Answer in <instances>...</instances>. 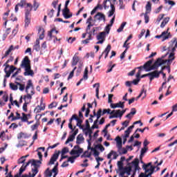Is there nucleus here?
<instances>
[{"mask_svg":"<svg viewBox=\"0 0 177 177\" xmlns=\"http://www.w3.org/2000/svg\"><path fill=\"white\" fill-rule=\"evenodd\" d=\"M85 140V138H84V136L82 134H79L77 136L76 138V144L77 145H81L82 143H84V141Z\"/></svg>","mask_w":177,"mask_h":177,"instance_id":"a211bd4d","label":"nucleus"},{"mask_svg":"<svg viewBox=\"0 0 177 177\" xmlns=\"http://www.w3.org/2000/svg\"><path fill=\"white\" fill-rule=\"evenodd\" d=\"M103 21L104 23L106 22V15L102 12H97L95 16H94V21Z\"/></svg>","mask_w":177,"mask_h":177,"instance_id":"39448f33","label":"nucleus"},{"mask_svg":"<svg viewBox=\"0 0 177 177\" xmlns=\"http://www.w3.org/2000/svg\"><path fill=\"white\" fill-rule=\"evenodd\" d=\"M149 13L147 12H145L144 14V17H145V24H147V23H149V15H147Z\"/></svg>","mask_w":177,"mask_h":177,"instance_id":"e2e57ef3","label":"nucleus"},{"mask_svg":"<svg viewBox=\"0 0 177 177\" xmlns=\"http://www.w3.org/2000/svg\"><path fill=\"white\" fill-rule=\"evenodd\" d=\"M12 50H15V48H13V45H11L9 48L6 51L4 55L1 57L2 59H5V57H8L9 55H10V52Z\"/></svg>","mask_w":177,"mask_h":177,"instance_id":"aec40b11","label":"nucleus"},{"mask_svg":"<svg viewBox=\"0 0 177 177\" xmlns=\"http://www.w3.org/2000/svg\"><path fill=\"white\" fill-rule=\"evenodd\" d=\"M149 149L147 147H144L143 148L141 149V153H140V157L142 158V156H144L146 151H147Z\"/></svg>","mask_w":177,"mask_h":177,"instance_id":"680f3d73","label":"nucleus"},{"mask_svg":"<svg viewBox=\"0 0 177 177\" xmlns=\"http://www.w3.org/2000/svg\"><path fill=\"white\" fill-rule=\"evenodd\" d=\"M24 162H26V159L23 156H21L17 162L18 164H24Z\"/></svg>","mask_w":177,"mask_h":177,"instance_id":"0e129e2a","label":"nucleus"},{"mask_svg":"<svg viewBox=\"0 0 177 177\" xmlns=\"http://www.w3.org/2000/svg\"><path fill=\"white\" fill-rule=\"evenodd\" d=\"M169 29H167V30H165L162 32H165V34L164 35V36H162V41H164L166 39H168V38H171L172 37V35H171V32H168Z\"/></svg>","mask_w":177,"mask_h":177,"instance_id":"412c9836","label":"nucleus"},{"mask_svg":"<svg viewBox=\"0 0 177 177\" xmlns=\"http://www.w3.org/2000/svg\"><path fill=\"white\" fill-rule=\"evenodd\" d=\"M94 149H99V150H100V151H104V147H103V145H102L101 144H98L97 145L95 146Z\"/></svg>","mask_w":177,"mask_h":177,"instance_id":"8fccbe9b","label":"nucleus"},{"mask_svg":"<svg viewBox=\"0 0 177 177\" xmlns=\"http://www.w3.org/2000/svg\"><path fill=\"white\" fill-rule=\"evenodd\" d=\"M89 153H88V151H85L82 155H81V158H89L88 156Z\"/></svg>","mask_w":177,"mask_h":177,"instance_id":"4d7b16f0","label":"nucleus"},{"mask_svg":"<svg viewBox=\"0 0 177 177\" xmlns=\"http://www.w3.org/2000/svg\"><path fill=\"white\" fill-rule=\"evenodd\" d=\"M168 21H169V17L165 18L160 24L161 28H164L165 26H167Z\"/></svg>","mask_w":177,"mask_h":177,"instance_id":"473e14b6","label":"nucleus"},{"mask_svg":"<svg viewBox=\"0 0 177 177\" xmlns=\"http://www.w3.org/2000/svg\"><path fill=\"white\" fill-rule=\"evenodd\" d=\"M125 26H127V22H123L120 28L117 30L118 32H121L123 30H124V28L125 27Z\"/></svg>","mask_w":177,"mask_h":177,"instance_id":"09e8293b","label":"nucleus"},{"mask_svg":"<svg viewBox=\"0 0 177 177\" xmlns=\"http://www.w3.org/2000/svg\"><path fill=\"white\" fill-rule=\"evenodd\" d=\"M111 10H109V14L108 15L109 17H111V16H113V15H114V12H115V7L114 6V4L111 3Z\"/></svg>","mask_w":177,"mask_h":177,"instance_id":"7c9ffc66","label":"nucleus"},{"mask_svg":"<svg viewBox=\"0 0 177 177\" xmlns=\"http://www.w3.org/2000/svg\"><path fill=\"white\" fill-rule=\"evenodd\" d=\"M16 115L15 118H11V121H16L17 120H21V117L20 115V113H19L18 111L16 112Z\"/></svg>","mask_w":177,"mask_h":177,"instance_id":"3c124183","label":"nucleus"},{"mask_svg":"<svg viewBox=\"0 0 177 177\" xmlns=\"http://www.w3.org/2000/svg\"><path fill=\"white\" fill-rule=\"evenodd\" d=\"M21 121L23 122H27L28 121V118L27 117V114L22 113V117L21 118Z\"/></svg>","mask_w":177,"mask_h":177,"instance_id":"49530a36","label":"nucleus"},{"mask_svg":"<svg viewBox=\"0 0 177 177\" xmlns=\"http://www.w3.org/2000/svg\"><path fill=\"white\" fill-rule=\"evenodd\" d=\"M159 66L157 65V62H154L153 65H151V68L148 70L149 71H151V70H158Z\"/></svg>","mask_w":177,"mask_h":177,"instance_id":"a18cd8bd","label":"nucleus"},{"mask_svg":"<svg viewBox=\"0 0 177 177\" xmlns=\"http://www.w3.org/2000/svg\"><path fill=\"white\" fill-rule=\"evenodd\" d=\"M82 153H84V149L80 147V145H75L74 148L71 151V156L77 154L76 157H78Z\"/></svg>","mask_w":177,"mask_h":177,"instance_id":"7ed1b4c3","label":"nucleus"},{"mask_svg":"<svg viewBox=\"0 0 177 177\" xmlns=\"http://www.w3.org/2000/svg\"><path fill=\"white\" fill-rule=\"evenodd\" d=\"M118 152L119 154H127L128 153V149L125 148H122V149H118Z\"/></svg>","mask_w":177,"mask_h":177,"instance_id":"ea45409f","label":"nucleus"},{"mask_svg":"<svg viewBox=\"0 0 177 177\" xmlns=\"http://www.w3.org/2000/svg\"><path fill=\"white\" fill-rule=\"evenodd\" d=\"M135 114H136V109L132 108L131 111L126 115V118H129L131 120V118H132Z\"/></svg>","mask_w":177,"mask_h":177,"instance_id":"393cba45","label":"nucleus"},{"mask_svg":"<svg viewBox=\"0 0 177 177\" xmlns=\"http://www.w3.org/2000/svg\"><path fill=\"white\" fill-rule=\"evenodd\" d=\"M167 60L162 59L161 58H158L155 63H157V66L160 67V66H162V64H165L167 63Z\"/></svg>","mask_w":177,"mask_h":177,"instance_id":"b1692460","label":"nucleus"},{"mask_svg":"<svg viewBox=\"0 0 177 177\" xmlns=\"http://www.w3.org/2000/svg\"><path fill=\"white\" fill-rule=\"evenodd\" d=\"M153 59H150L149 61H147L144 65L143 66H139L138 67V68L139 70H141L142 68H144V70H145V71H150L149 70H150V68H151V64H153Z\"/></svg>","mask_w":177,"mask_h":177,"instance_id":"423d86ee","label":"nucleus"},{"mask_svg":"<svg viewBox=\"0 0 177 177\" xmlns=\"http://www.w3.org/2000/svg\"><path fill=\"white\" fill-rule=\"evenodd\" d=\"M38 127H39V122H37L35 124L31 126L32 131H35V129H38Z\"/></svg>","mask_w":177,"mask_h":177,"instance_id":"bf43d9fd","label":"nucleus"},{"mask_svg":"<svg viewBox=\"0 0 177 177\" xmlns=\"http://www.w3.org/2000/svg\"><path fill=\"white\" fill-rule=\"evenodd\" d=\"M68 13H70V9H68V8H64L62 10V15L65 19H70L71 17H73V14Z\"/></svg>","mask_w":177,"mask_h":177,"instance_id":"9b49d317","label":"nucleus"},{"mask_svg":"<svg viewBox=\"0 0 177 177\" xmlns=\"http://www.w3.org/2000/svg\"><path fill=\"white\" fill-rule=\"evenodd\" d=\"M53 32H55V34H59V31L56 30V28H52L48 32V37H50V40L52 39L53 37H54V38H55V39H54V42H56V41H60V39H58L57 37L52 35V34H53Z\"/></svg>","mask_w":177,"mask_h":177,"instance_id":"6e6552de","label":"nucleus"},{"mask_svg":"<svg viewBox=\"0 0 177 177\" xmlns=\"http://www.w3.org/2000/svg\"><path fill=\"white\" fill-rule=\"evenodd\" d=\"M177 111V104H176L172 106V111L166 116V120H168V118H169V117H171L174 114V111Z\"/></svg>","mask_w":177,"mask_h":177,"instance_id":"c756f323","label":"nucleus"},{"mask_svg":"<svg viewBox=\"0 0 177 177\" xmlns=\"http://www.w3.org/2000/svg\"><path fill=\"white\" fill-rule=\"evenodd\" d=\"M111 156H113V160H117V157H118V154H117V152L114 151H111L110 153L107 155L108 160H110V158H111Z\"/></svg>","mask_w":177,"mask_h":177,"instance_id":"4be33fe9","label":"nucleus"},{"mask_svg":"<svg viewBox=\"0 0 177 177\" xmlns=\"http://www.w3.org/2000/svg\"><path fill=\"white\" fill-rule=\"evenodd\" d=\"M17 84H15V83H10V88L12 89V91H17L19 89V87L17 86Z\"/></svg>","mask_w":177,"mask_h":177,"instance_id":"c03bdc74","label":"nucleus"},{"mask_svg":"<svg viewBox=\"0 0 177 177\" xmlns=\"http://www.w3.org/2000/svg\"><path fill=\"white\" fill-rule=\"evenodd\" d=\"M145 8L146 12L150 13L151 12V3L150 1H147Z\"/></svg>","mask_w":177,"mask_h":177,"instance_id":"72a5a7b5","label":"nucleus"},{"mask_svg":"<svg viewBox=\"0 0 177 177\" xmlns=\"http://www.w3.org/2000/svg\"><path fill=\"white\" fill-rule=\"evenodd\" d=\"M91 151H93V156L95 158L100 156V152H99L96 148H92Z\"/></svg>","mask_w":177,"mask_h":177,"instance_id":"a19ab883","label":"nucleus"},{"mask_svg":"<svg viewBox=\"0 0 177 177\" xmlns=\"http://www.w3.org/2000/svg\"><path fill=\"white\" fill-rule=\"evenodd\" d=\"M26 95L24 96V100L29 99L31 100L32 99V95H35V90L34 89V84H32V81L31 80H28L27 85L26 86Z\"/></svg>","mask_w":177,"mask_h":177,"instance_id":"f03ea898","label":"nucleus"},{"mask_svg":"<svg viewBox=\"0 0 177 177\" xmlns=\"http://www.w3.org/2000/svg\"><path fill=\"white\" fill-rule=\"evenodd\" d=\"M14 59H15V58L13 57L10 56V58L3 64V67H5L4 73H6V75H5L6 78H9V77H10V75L12 74V73H13L15 71V70L17 69V68H16L15 66L9 65V63H10V62H13Z\"/></svg>","mask_w":177,"mask_h":177,"instance_id":"f257e3e1","label":"nucleus"},{"mask_svg":"<svg viewBox=\"0 0 177 177\" xmlns=\"http://www.w3.org/2000/svg\"><path fill=\"white\" fill-rule=\"evenodd\" d=\"M38 164H41V160H32V165H33L35 168H38V167H39V165Z\"/></svg>","mask_w":177,"mask_h":177,"instance_id":"c9c22d12","label":"nucleus"},{"mask_svg":"<svg viewBox=\"0 0 177 177\" xmlns=\"http://www.w3.org/2000/svg\"><path fill=\"white\" fill-rule=\"evenodd\" d=\"M74 139H75V136H74L73 134L70 135L67 138L66 141L65 142V145H68L70 142H73Z\"/></svg>","mask_w":177,"mask_h":177,"instance_id":"cd10ccee","label":"nucleus"},{"mask_svg":"<svg viewBox=\"0 0 177 177\" xmlns=\"http://www.w3.org/2000/svg\"><path fill=\"white\" fill-rule=\"evenodd\" d=\"M38 31L39 32H41V34L39 37V39H44V38H45V29L39 28Z\"/></svg>","mask_w":177,"mask_h":177,"instance_id":"c85d7f7f","label":"nucleus"},{"mask_svg":"<svg viewBox=\"0 0 177 177\" xmlns=\"http://www.w3.org/2000/svg\"><path fill=\"white\" fill-rule=\"evenodd\" d=\"M33 10L35 12H37V9L39 8V3L37 2V0L33 1V6H32Z\"/></svg>","mask_w":177,"mask_h":177,"instance_id":"37998d69","label":"nucleus"},{"mask_svg":"<svg viewBox=\"0 0 177 177\" xmlns=\"http://www.w3.org/2000/svg\"><path fill=\"white\" fill-rule=\"evenodd\" d=\"M32 10V4L28 3L25 7V15H31V11Z\"/></svg>","mask_w":177,"mask_h":177,"instance_id":"dca6fc26","label":"nucleus"},{"mask_svg":"<svg viewBox=\"0 0 177 177\" xmlns=\"http://www.w3.org/2000/svg\"><path fill=\"white\" fill-rule=\"evenodd\" d=\"M27 3H27L26 0H21L20 2L15 6V13H17L19 12V6L20 8H25Z\"/></svg>","mask_w":177,"mask_h":177,"instance_id":"0eeeda50","label":"nucleus"},{"mask_svg":"<svg viewBox=\"0 0 177 177\" xmlns=\"http://www.w3.org/2000/svg\"><path fill=\"white\" fill-rule=\"evenodd\" d=\"M155 78H160L158 71H154L149 73V82H151Z\"/></svg>","mask_w":177,"mask_h":177,"instance_id":"9d476101","label":"nucleus"},{"mask_svg":"<svg viewBox=\"0 0 177 177\" xmlns=\"http://www.w3.org/2000/svg\"><path fill=\"white\" fill-rule=\"evenodd\" d=\"M118 167L119 171H122V169L125 168L124 167V163L122 161L118 162Z\"/></svg>","mask_w":177,"mask_h":177,"instance_id":"603ef678","label":"nucleus"},{"mask_svg":"<svg viewBox=\"0 0 177 177\" xmlns=\"http://www.w3.org/2000/svg\"><path fill=\"white\" fill-rule=\"evenodd\" d=\"M41 111H44V109L39 105H37L34 109V113H41Z\"/></svg>","mask_w":177,"mask_h":177,"instance_id":"de8ad7c7","label":"nucleus"},{"mask_svg":"<svg viewBox=\"0 0 177 177\" xmlns=\"http://www.w3.org/2000/svg\"><path fill=\"white\" fill-rule=\"evenodd\" d=\"M21 138H24V139H27L28 136H27V133L20 132L17 136V139H21Z\"/></svg>","mask_w":177,"mask_h":177,"instance_id":"4c0bfd02","label":"nucleus"},{"mask_svg":"<svg viewBox=\"0 0 177 177\" xmlns=\"http://www.w3.org/2000/svg\"><path fill=\"white\" fill-rule=\"evenodd\" d=\"M125 102H119L118 103L116 104H111V109H117L120 108V109H124L125 107Z\"/></svg>","mask_w":177,"mask_h":177,"instance_id":"f8f14e48","label":"nucleus"},{"mask_svg":"<svg viewBox=\"0 0 177 177\" xmlns=\"http://www.w3.org/2000/svg\"><path fill=\"white\" fill-rule=\"evenodd\" d=\"M52 176V171L49 170V168L46 169L45 171V177H51Z\"/></svg>","mask_w":177,"mask_h":177,"instance_id":"13d9d810","label":"nucleus"},{"mask_svg":"<svg viewBox=\"0 0 177 177\" xmlns=\"http://www.w3.org/2000/svg\"><path fill=\"white\" fill-rule=\"evenodd\" d=\"M104 38H106V32H101L97 35V39L98 41L104 40Z\"/></svg>","mask_w":177,"mask_h":177,"instance_id":"a878e982","label":"nucleus"},{"mask_svg":"<svg viewBox=\"0 0 177 177\" xmlns=\"http://www.w3.org/2000/svg\"><path fill=\"white\" fill-rule=\"evenodd\" d=\"M75 70H77V66H75L73 70L70 73L68 77V80H71V78H73V77H74V71H75Z\"/></svg>","mask_w":177,"mask_h":177,"instance_id":"6e6d98bb","label":"nucleus"},{"mask_svg":"<svg viewBox=\"0 0 177 177\" xmlns=\"http://www.w3.org/2000/svg\"><path fill=\"white\" fill-rule=\"evenodd\" d=\"M78 62H80V57L77 55H74L73 57L72 66H77Z\"/></svg>","mask_w":177,"mask_h":177,"instance_id":"bb28decb","label":"nucleus"},{"mask_svg":"<svg viewBox=\"0 0 177 177\" xmlns=\"http://www.w3.org/2000/svg\"><path fill=\"white\" fill-rule=\"evenodd\" d=\"M151 176V174H145V173H140L138 177H149Z\"/></svg>","mask_w":177,"mask_h":177,"instance_id":"774afa93","label":"nucleus"},{"mask_svg":"<svg viewBox=\"0 0 177 177\" xmlns=\"http://www.w3.org/2000/svg\"><path fill=\"white\" fill-rule=\"evenodd\" d=\"M15 84H17V85H18L19 86V89L21 92H23V91H24V89H26V84H21V83H19V82H16Z\"/></svg>","mask_w":177,"mask_h":177,"instance_id":"e433bc0d","label":"nucleus"},{"mask_svg":"<svg viewBox=\"0 0 177 177\" xmlns=\"http://www.w3.org/2000/svg\"><path fill=\"white\" fill-rule=\"evenodd\" d=\"M93 88H96L95 89V96L97 97V99H100L99 97V88H100V83H95V84H93Z\"/></svg>","mask_w":177,"mask_h":177,"instance_id":"5701e85b","label":"nucleus"},{"mask_svg":"<svg viewBox=\"0 0 177 177\" xmlns=\"http://www.w3.org/2000/svg\"><path fill=\"white\" fill-rule=\"evenodd\" d=\"M146 91H145V88L142 87V91L141 93L139 94V95L136 97V100H138L140 97H142V95L144 94L143 96V99H145V97H146L147 95H146Z\"/></svg>","mask_w":177,"mask_h":177,"instance_id":"58836bf2","label":"nucleus"},{"mask_svg":"<svg viewBox=\"0 0 177 177\" xmlns=\"http://www.w3.org/2000/svg\"><path fill=\"white\" fill-rule=\"evenodd\" d=\"M172 60H175V53H171L169 55V59L167 62H172Z\"/></svg>","mask_w":177,"mask_h":177,"instance_id":"5fc2aeb1","label":"nucleus"},{"mask_svg":"<svg viewBox=\"0 0 177 177\" xmlns=\"http://www.w3.org/2000/svg\"><path fill=\"white\" fill-rule=\"evenodd\" d=\"M123 169H124V172L127 174V175H131V172H132V167H125Z\"/></svg>","mask_w":177,"mask_h":177,"instance_id":"f704fd0d","label":"nucleus"},{"mask_svg":"<svg viewBox=\"0 0 177 177\" xmlns=\"http://www.w3.org/2000/svg\"><path fill=\"white\" fill-rule=\"evenodd\" d=\"M31 23V15L25 14V27H28Z\"/></svg>","mask_w":177,"mask_h":177,"instance_id":"f3484780","label":"nucleus"},{"mask_svg":"<svg viewBox=\"0 0 177 177\" xmlns=\"http://www.w3.org/2000/svg\"><path fill=\"white\" fill-rule=\"evenodd\" d=\"M131 164L134 165L135 172L140 169V167H139V159L138 158H135L134 160L131 162Z\"/></svg>","mask_w":177,"mask_h":177,"instance_id":"2eb2a0df","label":"nucleus"},{"mask_svg":"<svg viewBox=\"0 0 177 177\" xmlns=\"http://www.w3.org/2000/svg\"><path fill=\"white\" fill-rule=\"evenodd\" d=\"M58 158H59V153H54L50 159L48 165H53V164H55V162L57 161Z\"/></svg>","mask_w":177,"mask_h":177,"instance_id":"4468645a","label":"nucleus"},{"mask_svg":"<svg viewBox=\"0 0 177 177\" xmlns=\"http://www.w3.org/2000/svg\"><path fill=\"white\" fill-rule=\"evenodd\" d=\"M30 66H31V61L30 60V58L28 57V56H26L21 61L20 67H21V68H26L27 67H30Z\"/></svg>","mask_w":177,"mask_h":177,"instance_id":"20e7f679","label":"nucleus"},{"mask_svg":"<svg viewBox=\"0 0 177 177\" xmlns=\"http://www.w3.org/2000/svg\"><path fill=\"white\" fill-rule=\"evenodd\" d=\"M97 122H99V121L97 120H95L94 121L93 125L91 127V129H99V125H97Z\"/></svg>","mask_w":177,"mask_h":177,"instance_id":"864d4df0","label":"nucleus"},{"mask_svg":"<svg viewBox=\"0 0 177 177\" xmlns=\"http://www.w3.org/2000/svg\"><path fill=\"white\" fill-rule=\"evenodd\" d=\"M32 175L31 173L29 174L30 177H35V175H37L38 174V167H35V169H32Z\"/></svg>","mask_w":177,"mask_h":177,"instance_id":"79ce46f5","label":"nucleus"},{"mask_svg":"<svg viewBox=\"0 0 177 177\" xmlns=\"http://www.w3.org/2000/svg\"><path fill=\"white\" fill-rule=\"evenodd\" d=\"M156 169V166H151L150 169H147L145 170V174H147V172H149L148 174H151V176L153 175V174H154V170Z\"/></svg>","mask_w":177,"mask_h":177,"instance_id":"2f4dec72","label":"nucleus"},{"mask_svg":"<svg viewBox=\"0 0 177 177\" xmlns=\"http://www.w3.org/2000/svg\"><path fill=\"white\" fill-rule=\"evenodd\" d=\"M83 80H88V67H86L84 69Z\"/></svg>","mask_w":177,"mask_h":177,"instance_id":"052dcab7","label":"nucleus"},{"mask_svg":"<svg viewBox=\"0 0 177 177\" xmlns=\"http://www.w3.org/2000/svg\"><path fill=\"white\" fill-rule=\"evenodd\" d=\"M53 107H57V102H52L48 105V109H53Z\"/></svg>","mask_w":177,"mask_h":177,"instance_id":"69168bd1","label":"nucleus"},{"mask_svg":"<svg viewBox=\"0 0 177 177\" xmlns=\"http://www.w3.org/2000/svg\"><path fill=\"white\" fill-rule=\"evenodd\" d=\"M24 171H26V167H24V165H23L19 169V172L18 174H19L21 176V174L24 173Z\"/></svg>","mask_w":177,"mask_h":177,"instance_id":"338daca9","label":"nucleus"},{"mask_svg":"<svg viewBox=\"0 0 177 177\" xmlns=\"http://www.w3.org/2000/svg\"><path fill=\"white\" fill-rule=\"evenodd\" d=\"M116 140V147L118 149H122V139L120 138V136L116 137L115 138Z\"/></svg>","mask_w":177,"mask_h":177,"instance_id":"6ab92c4d","label":"nucleus"},{"mask_svg":"<svg viewBox=\"0 0 177 177\" xmlns=\"http://www.w3.org/2000/svg\"><path fill=\"white\" fill-rule=\"evenodd\" d=\"M121 110L118 109L116 110L113 115H109V119L111 120V118H118V117L120 118H121V117H122V115H121Z\"/></svg>","mask_w":177,"mask_h":177,"instance_id":"ddd939ff","label":"nucleus"},{"mask_svg":"<svg viewBox=\"0 0 177 177\" xmlns=\"http://www.w3.org/2000/svg\"><path fill=\"white\" fill-rule=\"evenodd\" d=\"M25 68V72L24 73V75L25 77L27 76H30V77H34V71L31 69V66H28L27 68Z\"/></svg>","mask_w":177,"mask_h":177,"instance_id":"1a4fd4ad","label":"nucleus"}]
</instances>
